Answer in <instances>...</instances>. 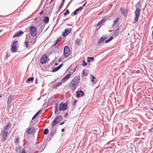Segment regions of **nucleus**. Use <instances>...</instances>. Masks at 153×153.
<instances>
[{"label": "nucleus", "mask_w": 153, "mask_h": 153, "mask_svg": "<svg viewBox=\"0 0 153 153\" xmlns=\"http://www.w3.org/2000/svg\"><path fill=\"white\" fill-rule=\"evenodd\" d=\"M19 48L18 41H16L13 42L11 45V51L12 53H15L16 52Z\"/></svg>", "instance_id": "nucleus-1"}, {"label": "nucleus", "mask_w": 153, "mask_h": 153, "mask_svg": "<svg viewBox=\"0 0 153 153\" xmlns=\"http://www.w3.org/2000/svg\"><path fill=\"white\" fill-rule=\"evenodd\" d=\"M62 119V117L61 116H58L54 119L53 122L51 123L52 127H54L57 124L59 123Z\"/></svg>", "instance_id": "nucleus-2"}, {"label": "nucleus", "mask_w": 153, "mask_h": 153, "mask_svg": "<svg viewBox=\"0 0 153 153\" xmlns=\"http://www.w3.org/2000/svg\"><path fill=\"white\" fill-rule=\"evenodd\" d=\"M30 35L32 36H35L37 35V30L35 26H31L29 30Z\"/></svg>", "instance_id": "nucleus-3"}, {"label": "nucleus", "mask_w": 153, "mask_h": 153, "mask_svg": "<svg viewBox=\"0 0 153 153\" xmlns=\"http://www.w3.org/2000/svg\"><path fill=\"white\" fill-rule=\"evenodd\" d=\"M68 104L66 103L61 102L59 106V111H65L68 108Z\"/></svg>", "instance_id": "nucleus-4"}, {"label": "nucleus", "mask_w": 153, "mask_h": 153, "mask_svg": "<svg viewBox=\"0 0 153 153\" xmlns=\"http://www.w3.org/2000/svg\"><path fill=\"white\" fill-rule=\"evenodd\" d=\"M70 54V49L69 47L68 46L65 47L64 50V55L65 57H68L69 55Z\"/></svg>", "instance_id": "nucleus-5"}, {"label": "nucleus", "mask_w": 153, "mask_h": 153, "mask_svg": "<svg viewBox=\"0 0 153 153\" xmlns=\"http://www.w3.org/2000/svg\"><path fill=\"white\" fill-rule=\"evenodd\" d=\"M79 83V79H74L71 83L70 86H77Z\"/></svg>", "instance_id": "nucleus-6"}, {"label": "nucleus", "mask_w": 153, "mask_h": 153, "mask_svg": "<svg viewBox=\"0 0 153 153\" xmlns=\"http://www.w3.org/2000/svg\"><path fill=\"white\" fill-rule=\"evenodd\" d=\"M14 100V96L12 95H10L7 98V106H9Z\"/></svg>", "instance_id": "nucleus-7"}, {"label": "nucleus", "mask_w": 153, "mask_h": 153, "mask_svg": "<svg viewBox=\"0 0 153 153\" xmlns=\"http://www.w3.org/2000/svg\"><path fill=\"white\" fill-rule=\"evenodd\" d=\"M72 30V28L65 29L64 30V31L62 32V35L64 37H65L68 34L70 33Z\"/></svg>", "instance_id": "nucleus-8"}, {"label": "nucleus", "mask_w": 153, "mask_h": 153, "mask_svg": "<svg viewBox=\"0 0 153 153\" xmlns=\"http://www.w3.org/2000/svg\"><path fill=\"white\" fill-rule=\"evenodd\" d=\"M47 56L46 55L42 56L40 60L41 63L42 64H43L46 63L47 60Z\"/></svg>", "instance_id": "nucleus-9"}, {"label": "nucleus", "mask_w": 153, "mask_h": 153, "mask_svg": "<svg viewBox=\"0 0 153 153\" xmlns=\"http://www.w3.org/2000/svg\"><path fill=\"white\" fill-rule=\"evenodd\" d=\"M36 132V128L34 127L30 128H28L27 133L29 134H30Z\"/></svg>", "instance_id": "nucleus-10"}, {"label": "nucleus", "mask_w": 153, "mask_h": 153, "mask_svg": "<svg viewBox=\"0 0 153 153\" xmlns=\"http://www.w3.org/2000/svg\"><path fill=\"white\" fill-rule=\"evenodd\" d=\"M56 127H52L51 126V132L50 133L51 135L52 136H53L54 134L56 133Z\"/></svg>", "instance_id": "nucleus-11"}, {"label": "nucleus", "mask_w": 153, "mask_h": 153, "mask_svg": "<svg viewBox=\"0 0 153 153\" xmlns=\"http://www.w3.org/2000/svg\"><path fill=\"white\" fill-rule=\"evenodd\" d=\"M76 97H79L81 96H82L84 95V93L83 91L81 90H80L79 91H77L76 92Z\"/></svg>", "instance_id": "nucleus-12"}, {"label": "nucleus", "mask_w": 153, "mask_h": 153, "mask_svg": "<svg viewBox=\"0 0 153 153\" xmlns=\"http://www.w3.org/2000/svg\"><path fill=\"white\" fill-rule=\"evenodd\" d=\"M120 10L123 14L125 16H126L128 10L126 8L121 7Z\"/></svg>", "instance_id": "nucleus-13"}, {"label": "nucleus", "mask_w": 153, "mask_h": 153, "mask_svg": "<svg viewBox=\"0 0 153 153\" xmlns=\"http://www.w3.org/2000/svg\"><path fill=\"white\" fill-rule=\"evenodd\" d=\"M2 136L4 140H5L7 136V135L8 132L7 131L2 130Z\"/></svg>", "instance_id": "nucleus-14"}, {"label": "nucleus", "mask_w": 153, "mask_h": 153, "mask_svg": "<svg viewBox=\"0 0 153 153\" xmlns=\"http://www.w3.org/2000/svg\"><path fill=\"white\" fill-rule=\"evenodd\" d=\"M24 33V32L23 31H21V32H17L16 33L15 35L13 36V37L15 38L16 37H19L20 36L22 35Z\"/></svg>", "instance_id": "nucleus-15"}, {"label": "nucleus", "mask_w": 153, "mask_h": 153, "mask_svg": "<svg viewBox=\"0 0 153 153\" xmlns=\"http://www.w3.org/2000/svg\"><path fill=\"white\" fill-rule=\"evenodd\" d=\"M41 112V110H40L39 111H38L34 115V116L32 118V120L30 121V126L31 125V124L33 123V121L32 120H33Z\"/></svg>", "instance_id": "nucleus-16"}, {"label": "nucleus", "mask_w": 153, "mask_h": 153, "mask_svg": "<svg viewBox=\"0 0 153 153\" xmlns=\"http://www.w3.org/2000/svg\"><path fill=\"white\" fill-rule=\"evenodd\" d=\"M62 65L63 64H61L57 67L53 68L52 71V72H54L58 71L59 69H60V68L61 67Z\"/></svg>", "instance_id": "nucleus-17"}, {"label": "nucleus", "mask_w": 153, "mask_h": 153, "mask_svg": "<svg viewBox=\"0 0 153 153\" xmlns=\"http://www.w3.org/2000/svg\"><path fill=\"white\" fill-rule=\"evenodd\" d=\"M38 149L40 151H42L44 149V145L43 144H41L37 146Z\"/></svg>", "instance_id": "nucleus-18"}, {"label": "nucleus", "mask_w": 153, "mask_h": 153, "mask_svg": "<svg viewBox=\"0 0 153 153\" xmlns=\"http://www.w3.org/2000/svg\"><path fill=\"white\" fill-rule=\"evenodd\" d=\"M58 105L57 103H56L55 105V111L54 113L55 114L57 115L59 114V113H58Z\"/></svg>", "instance_id": "nucleus-19"}, {"label": "nucleus", "mask_w": 153, "mask_h": 153, "mask_svg": "<svg viewBox=\"0 0 153 153\" xmlns=\"http://www.w3.org/2000/svg\"><path fill=\"white\" fill-rule=\"evenodd\" d=\"M140 10L139 9H137L135 12V16L140 17Z\"/></svg>", "instance_id": "nucleus-20"}, {"label": "nucleus", "mask_w": 153, "mask_h": 153, "mask_svg": "<svg viewBox=\"0 0 153 153\" xmlns=\"http://www.w3.org/2000/svg\"><path fill=\"white\" fill-rule=\"evenodd\" d=\"M107 38L106 37H102L99 40V41L98 43V44H101V43H102Z\"/></svg>", "instance_id": "nucleus-21"}, {"label": "nucleus", "mask_w": 153, "mask_h": 153, "mask_svg": "<svg viewBox=\"0 0 153 153\" xmlns=\"http://www.w3.org/2000/svg\"><path fill=\"white\" fill-rule=\"evenodd\" d=\"M10 125L11 124L10 123H7V124L4 126V129L3 130L7 131V129L8 127L9 126H10Z\"/></svg>", "instance_id": "nucleus-22"}, {"label": "nucleus", "mask_w": 153, "mask_h": 153, "mask_svg": "<svg viewBox=\"0 0 153 153\" xmlns=\"http://www.w3.org/2000/svg\"><path fill=\"white\" fill-rule=\"evenodd\" d=\"M81 42V40L79 39H77L75 41V43L78 46H79L80 45V43Z\"/></svg>", "instance_id": "nucleus-23"}, {"label": "nucleus", "mask_w": 153, "mask_h": 153, "mask_svg": "<svg viewBox=\"0 0 153 153\" xmlns=\"http://www.w3.org/2000/svg\"><path fill=\"white\" fill-rule=\"evenodd\" d=\"M49 130L48 128H45L44 130V134L45 135H47L49 133Z\"/></svg>", "instance_id": "nucleus-24"}, {"label": "nucleus", "mask_w": 153, "mask_h": 153, "mask_svg": "<svg viewBox=\"0 0 153 153\" xmlns=\"http://www.w3.org/2000/svg\"><path fill=\"white\" fill-rule=\"evenodd\" d=\"M44 22L46 23H48L49 21V18L48 17H46L44 18Z\"/></svg>", "instance_id": "nucleus-25"}, {"label": "nucleus", "mask_w": 153, "mask_h": 153, "mask_svg": "<svg viewBox=\"0 0 153 153\" xmlns=\"http://www.w3.org/2000/svg\"><path fill=\"white\" fill-rule=\"evenodd\" d=\"M119 20V18H117L116 19V20L114 22L113 24V26H115L116 25V24L118 22Z\"/></svg>", "instance_id": "nucleus-26"}, {"label": "nucleus", "mask_w": 153, "mask_h": 153, "mask_svg": "<svg viewBox=\"0 0 153 153\" xmlns=\"http://www.w3.org/2000/svg\"><path fill=\"white\" fill-rule=\"evenodd\" d=\"M62 40V39L60 38H59L56 41V42L53 46L56 45L59 41Z\"/></svg>", "instance_id": "nucleus-27"}, {"label": "nucleus", "mask_w": 153, "mask_h": 153, "mask_svg": "<svg viewBox=\"0 0 153 153\" xmlns=\"http://www.w3.org/2000/svg\"><path fill=\"white\" fill-rule=\"evenodd\" d=\"M78 68V66H75L73 69H71V74H73L76 71V69Z\"/></svg>", "instance_id": "nucleus-28"}, {"label": "nucleus", "mask_w": 153, "mask_h": 153, "mask_svg": "<svg viewBox=\"0 0 153 153\" xmlns=\"http://www.w3.org/2000/svg\"><path fill=\"white\" fill-rule=\"evenodd\" d=\"M104 21V19H102L101 21H99V22H98V23H97V26H98L100 25Z\"/></svg>", "instance_id": "nucleus-29"}, {"label": "nucleus", "mask_w": 153, "mask_h": 153, "mask_svg": "<svg viewBox=\"0 0 153 153\" xmlns=\"http://www.w3.org/2000/svg\"><path fill=\"white\" fill-rule=\"evenodd\" d=\"M64 2H63V1H62V2L61 3V4L60 5V6L59 8V9H58L59 11L60 10V9H61L62 8V7H63V4H64Z\"/></svg>", "instance_id": "nucleus-30"}, {"label": "nucleus", "mask_w": 153, "mask_h": 153, "mask_svg": "<svg viewBox=\"0 0 153 153\" xmlns=\"http://www.w3.org/2000/svg\"><path fill=\"white\" fill-rule=\"evenodd\" d=\"M34 78L32 77H29L27 79L26 82H29L30 81H33V80Z\"/></svg>", "instance_id": "nucleus-31"}, {"label": "nucleus", "mask_w": 153, "mask_h": 153, "mask_svg": "<svg viewBox=\"0 0 153 153\" xmlns=\"http://www.w3.org/2000/svg\"><path fill=\"white\" fill-rule=\"evenodd\" d=\"M139 17L135 16L134 18V22H136L138 21Z\"/></svg>", "instance_id": "nucleus-32"}, {"label": "nucleus", "mask_w": 153, "mask_h": 153, "mask_svg": "<svg viewBox=\"0 0 153 153\" xmlns=\"http://www.w3.org/2000/svg\"><path fill=\"white\" fill-rule=\"evenodd\" d=\"M19 138L17 137L15 139V142L16 143H19Z\"/></svg>", "instance_id": "nucleus-33"}, {"label": "nucleus", "mask_w": 153, "mask_h": 153, "mask_svg": "<svg viewBox=\"0 0 153 153\" xmlns=\"http://www.w3.org/2000/svg\"><path fill=\"white\" fill-rule=\"evenodd\" d=\"M69 13H70V12H69V10L68 9H67L66 10V12L64 13V15L65 16L68 14H69Z\"/></svg>", "instance_id": "nucleus-34"}, {"label": "nucleus", "mask_w": 153, "mask_h": 153, "mask_svg": "<svg viewBox=\"0 0 153 153\" xmlns=\"http://www.w3.org/2000/svg\"><path fill=\"white\" fill-rule=\"evenodd\" d=\"M113 39V37H111L108 40L105 41V42L106 43H107L109 42V41L112 40Z\"/></svg>", "instance_id": "nucleus-35"}, {"label": "nucleus", "mask_w": 153, "mask_h": 153, "mask_svg": "<svg viewBox=\"0 0 153 153\" xmlns=\"http://www.w3.org/2000/svg\"><path fill=\"white\" fill-rule=\"evenodd\" d=\"M104 87H103V88L101 89V88H100V90L99 91V94H101L102 93L103 90H104Z\"/></svg>", "instance_id": "nucleus-36"}, {"label": "nucleus", "mask_w": 153, "mask_h": 153, "mask_svg": "<svg viewBox=\"0 0 153 153\" xmlns=\"http://www.w3.org/2000/svg\"><path fill=\"white\" fill-rule=\"evenodd\" d=\"M71 76V74H67L65 77V78L67 80Z\"/></svg>", "instance_id": "nucleus-37"}, {"label": "nucleus", "mask_w": 153, "mask_h": 153, "mask_svg": "<svg viewBox=\"0 0 153 153\" xmlns=\"http://www.w3.org/2000/svg\"><path fill=\"white\" fill-rule=\"evenodd\" d=\"M87 65V63L85 62V61H83V64L82 65V66L83 67Z\"/></svg>", "instance_id": "nucleus-38"}, {"label": "nucleus", "mask_w": 153, "mask_h": 153, "mask_svg": "<svg viewBox=\"0 0 153 153\" xmlns=\"http://www.w3.org/2000/svg\"><path fill=\"white\" fill-rule=\"evenodd\" d=\"M85 70H83V72H82V74L83 75L85 76H86L87 75V73H86L85 74Z\"/></svg>", "instance_id": "nucleus-39"}, {"label": "nucleus", "mask_w": 153, "mask_h": 153, "mask_svg": "<svg viewBox=\"0 0 153 153\" xmlns=\"http://www.w3.org/2000/svg\"><path fill=\"white\" fill-rule=\"evenodd\" d=\"M67 79L65 78V77L63 78L61 81V82L62 83L65 82L67 81Z\"/></svg>", "instance_id": "nucleus-40"}, {"label": "nucleus", "mask_w": 153, "mask_h": 153, "mask_svg": "<svg viewBox=\"0 0 153 153\" xmlns=\"http://www.w3.org/2000/svg\"><path fill=\"white\" fill-rule=\"evenodd\" d=\"M82 9V7H81L77 9L76 10L78 12L79 10H81Z\"/></svg>", "instance_id": "nucleus-41"}, {"label": "nucleus", "mask_w": 153, "mask_h": 153, "mask_svg": "<svg viewBox=\"0 0 153 153\" xmlns=\"http://www.w3.org/2000/svg\"><path fill=\"white\" fill-rule=\"evenodd\" d=\"M25 43L26 45V48H28V42H25Z\"/></svg>", "instance_id": "nucleus-42"}, {"label": "nucleus", "mask_w": 153, "mask_h": 153, "mask_svg": "<svg viewBox=\"0 0 153 153\" xmlns=\"http://www.w3.org/2000/svg\"><path fill=\"white\" fill-rule=\"evenodd\" d=\"M76 102V100H75L74 101V102L73 103L72 105H75V103Z\"/></svg>", "instance_id": "nucleus-43"}, {"label": "nucleus", "mask_w": 153, "mask_h": 153, "mask_svg": "<svg viewBox=\"0 0 153 153\" xmlns=\"http://www.w3.org/2000/svg\"><path fill=\"white\" fill-rule=\"evenodd\" d=\"M25 151L24 149H23L22 152H20L19 153H25Z\"/></svg>", "instance_id": "nucleus-44"}, {"label": "nucleus", "mask_w": 153, "mask_h": 153, "mask_svg": "<svg viewBox=\"0 0 153 153\" xmlns=\"http://www.w3.org/2000/svg\"><path fill=\"white\" fill-rule=\"evenodd\" d=\"M62 83V82H61L57 83V85H56V86H59L60 85H61Z\"/></svg>", "instance_id": "nucleus-45"}, {"label": "nucleus", "mask_w": 153, "mask_h": 153, "mask_svg": "<svg viewBox=\"0 0 153 153\" xmlns=\"http://www.w3.org/2000/svg\"><path fill=\"white\" fill-rule=\"evenodd\" d=\"M77 11L76 10L73 13L74 15H75L77 14Z\"/></svg>", "instance_id": "nucleus-46"}, {"label": "nucleus", "mask_w": 153, "mask_h": 153, "mask_svg": "<svg viewBox=\"0 0 153 153\" xmlns=\"http://www.w3.org/2000/svg\"><path fill=\"white\" fill-rule=\"evenodd\" d=\"M91 77L93 79H96L95 77L94 76H93L92 75H91Z\"/></svg>", "instance_id": "nucleus-47"}, {"label": "nucleus", "mask_w": 153, "mask_h": 153, "mask_svg": "<svg viewBox=\"0 0 153 153\" xmlns=\"http://www.w3.org/2000/svg\"><path fill=\"white\" fill-rule=\"evenodd\" d=\"M38 82V79L37 78L35 80V83L37 84Z\"/></svg>", "instance_id": "nucleus-48"}, {"label": "nucleus", "mask_w": 153, "mask_h": 153, "mask_svg": "<svg viewBox=\"0 0 153 153\" xmlns=\"http://www.w3.org/2000/svg\"><path fill=\"white\" fill-rule=\"evenodd\" d=\"M90 58L92 60H94V57H89V58Z\"/></svg>", "instance_id": "nucleus-49"}, {"label": "nucleus", "mask_w": 153, "mask_h": 153, "mask_svg": "<svg viewBox=\"0 0 153 153\" xmlns=\"http://www.w3.org/2000/svg\"><path fill=\"white\" fill-rule=\"evenodd\" d=\"M65 122H64V121H63L62 122H61L60 123V125H63L64 123H65Z\"/></svg>", "instance_id": "nucleus-50"}, {"label": "nucleus", "mask_w": 153, "mask_h": 153, "mask_svg": "<svg viewBox=\"0 0 153 153\" xmlns=\"http://www.w3.org/2000/svg\"><path fill=\"white\" fill-rule=\"evenodd\" d=\"M43 13V10H42L40 13H39V14L40 15H42Z\"/></svg>", "instance_id": "nucleus-51"}, {"label": "nucleus", "mask_w": 153, "mask_h": 153, "mask_svg": "<svg viewBox=\"0 0 153 153\" xmlns=\"http://www.w3.org/2000/svg\"><path fill=\"white\" fill-rule=\"evenodd\" d=\"M68 113L67 112L66 113H65V115H64V117H66V116H67V115H68Z\"/></svg>", "instance_id": "nucleus-52"}, {"label": "nucleus", "mask_w": 153, "mask_h": 153, "mask_svg": "<svg viewBox=\"0 0 153 153\" xmlns=\"http://www.w3.org/2000/svg\"><path fill=\"white\" fill-rule=\"evenodd\" d=\"M152 129H153V128H150V129H149V130H148L149 132H150V131H151L152 130Z\"/></svg>", "instance_id": "nucleus-53"}, {"label": "nucleus", "mask_w": 153, "mask_h": 153, "mask_svg": "<svg viewBox=\"0 0 153 153\" xmlns=\"http://www.w3.org/2000/svg\"><path fill=\"white\" fill-rule=\"evenodd\" d=\"M97 87L95 88V91H96L97 89L98 88H99V87Z\"/></svg>", "instance_id": "nucleus-54"}, {"label": "nucleus", "mask_w": 153, "mask_h": 153, "mask_svg": "<svg viewBox=\"0 0 153 153\" xmlns=\"http://www.w3.org/2000/svg\"><path fill=\"white\" fill-rule=\"evenodd\" d=\"M87 3V2H85V3L83 4V6L82 7H84V6H85V5H86V4Z\"/></svg>", "instance_id": "nucleus-55"}, {"label": "nucleus", "mask_w": 153, "mask_h": 153, "mask_svg": "<svg viewBox=\"0 0 153 153\" xmlns=\"http://www.w3.org/2000/svg\"><path fill=\"white\" fill-rule=\"evenodd\" d=\"M65 131V129L64 128H63L62 129L61 131L62 132H64Z\"/></svg>", "instance_id": "nucleus-56"}, {"label": "nucleus", "mask_w": 153, "mask_h": 153, "mask_svg": "<svg viewBox=\"0 0 153 153\" xmlns=\"http://www.w3.org/2000/svg\"><path fill=\"white\" fill-rule=\"evenodd\" d=\"M91 81L93 83H94V79H92V80H91Z\"/></svg>", "instance_id": "nucleus-57"}, {"label": "nucleus", "mask_w": 153, "mask_h": 153, "mask_svg": "<svg viewBox=\"0 0 153 153\" xmlns=\"http://www.w3.org/2000/svg\"><path fill=\"white\" fill-rule=\"evenodd\" d=\"M152 39H153V31H152Z\"/></svg>", "instance_id": "nucleus-58"}, {"label": "nucleus", "mask_w": 153, "mask_h": 153, "mask_svg": "<svg viewBox=\"0 0 153 153\" xmlns=\"http://www.w3.org/2000/svg\"><path fill=\"white\" fill-rule=\"evenodd\" d=\"M57 87H53L52 89H54Z\"/></svg>", "instance_id": "nucleus-59"}, {"label": "nucleus", "mask_w": 153, "mask_h": 153, "mask_svg": "<svg viewBox=\"0 0 153 153\" xmlns=\"http://www.w3.org/2000/svg\"><path fill=\"white\" fill-rule=\"evenodd\" d=\"M58 65V63H55V65Z\"/></svg>", "instance_id": "nucleus-60"}, {"label": "nucleus", "mask_w": 153, "mask_h": 153, "mask_svg": "<svg viewBox=\"0 0 153 153\" xmlns=\"http://www.w3.org/2000/svg\"><path fill=\"white\" fill-rule=\"evenodd\" d=\"M2 31V30H0V32H1Z\"/></svg>", "instance_id": "nucleus-61"}, {"label": "nucleus", "mask_w": 153, "mask_h": 153, "mask_svg": "<svg viewBox=\"0 0 153 153\" xmlns=\"http://www.w3.org/2000/svg\"><path fill=\"white\" fill-rule=\"evenodd\" d=\"M87 61L88 62H89L90 61V60H88Z\"/></svg>", "instance_id": "nucleus-62"}, {"label": "nucleus", "mask_w": 153, "mask_h": 153, "mask_svg": "<svg viewBox=\"0 0 153 153\" xmlns=\"http://www.w3.org/2000/svg\"><path fill=\"white\" fill-rule=\"evenodd\" d=\"M76 87H77L76 86L75 87V88H74L76 89Z\"/></svg>", "instance_id": "nucleus-63"}, {"label": "nucleus", "mask_w": 153, "mask_h": 153, "mask_svg": "<svg viewBox=\"0 0 153 153\" xmlns=\"http://www.w3.org/2000/svg\"><path fill=\"white\" fill-rule=\"evenodd\" d=\"M139 89H140V88H138V90H139Z\"/></svg>", "instance_id": "nucleus-64"}]
</instances>
